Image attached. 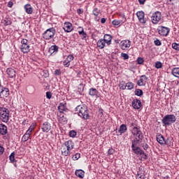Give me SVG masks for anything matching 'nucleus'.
Wrapping results in <instances>:
<instances>
[{"mask_svg": "<svg viewBox=\"0 0 179 179\" xmlns=\"http://www.w3.org/2000/svg\"><path fill=\"white\" fill-rule=\"evenodd\" d=\"M0 120L2 122H8L9 121V109L5 107H0Z\"/></svg>", "mask_w": 179, "mask_h": 179, "instance_id": "nucleus-4", "label": "nucleus"}, {"mask_svg": "<svg viewBox=\"0 0 179 179\" xmlns=\"http://www.w3.org/2000/svg\"><path fill=\"white\" fill-rule=\"evenodd\" d=\"M52 97V93L51 92H46V99L48 100H50V99Z\"/></svg>", "mask_w": 179, "mask_h": 179, "instance_id": "nucleus-50", "label": "nucleus"}, {"mask_svg": "<svg viewBox=\"0 0 179 179\" xmlns=\"http://www.w3.org/2000/svg\"><path fill=\"white\" fill-rule=\"evenodd\" d=\"M24 8L26 13H28V15H31V13H33V8L31 7V5L26 4Z\"/></svg>", "mask_w": 179, "mask_h": 179, "instance_id": "nucleus-30", "label": "nucleus"}, {"mask_svg": "<svg viewBox=\"0 0 179 179\" xmlns=\"http://www.w3.org/2000/svg\"><path fill=\"white\" fill-rule=\"evenodd\" d=\"M157 31L159 35L162 36V37H167L169 33H170V28L160 26L158 27Z\"/></svg>", "mask_w": 179, "mask_h": 179, "instance_id": "nucleus-9", "label": "nucleus"}, {"mask_svg": "<svg viewBox=\"0 0 179 179\" xmlns=\"http://www.w3.org/2000/svg\"><path fill=\"white\" fill-rule=\"evenodd\" d=\"M34 129H36V123L33 122L29 127V128L28 129V130L27 131V134H29L30 135H31V132H33Z\"/></svg>", "mask_w": 179, "mask_h": 179, "instance_id": "nucleus-35", "label": "nucleus"}, {"mask_svg": "<svg viewBox=\"0 0 179 179\" xmlns=\"http://www.w3.org/2000/svg\"><path fill=\"white\" fill-rule=\"evenodd\" d=\"M29 41H27V39H24L23 38L22 41H21V45H29Z\"/></svg>", "mask_w": 179, "mask_h": 179, "instance_id": "nucleus-46", "label": "nucleus"}, {"mask_svg": "<svg viewBox=\"0 0 179 179\" xmlns=\"http://www.w3.org/2000/svg\"><path fill=\"white\" fill-rule=\"evenodd\" d=\"M0 96H4L5 97H8V96H9V89L3 87L0 92Z\"/></svg>", "mask_w": 179, "mask_h": 179, "instance_id": "nucleus-31", "label": "nucleus"}, {"mask_svg": "<svg viewBox=\"0 0 179 179\" xmlns=\"http://www.w3.org/2000/svg\"><path fill=\"white\" fill-rule=\"evenodd\" d=\"M136 15L141 24H145L148 22V19L145 17V13L143 11H138Z\"/></svg>", "mask_w": 179, "mask_h": 179, "instance_id": "nucleus-10", "label": "nucleus"}, {"mask_svg": "<svg viewBox=\"0 0 179 179\" xmlns=\"http://www.w3.org/2000/svg\"><path fill=\"white\" fill-rule=\"evenodd\" d=\"M106 43L104 40H103V38L99 39L96 43L97 47H99V48H100L101 50H103V48L106 47Z\"/></svg>", "mask_w": 179, "mask_h": 179, "instance_id": "nucleus-27", "label": "nucleus"}, {"mask_svg": "<svg viewBox=\"0 0 179 179\" xmlns=\"http://www.w3.org/2000/svg\"><path fill=\"white\" fill-rule=\"evenodd\" d=\"M156 141L162 145V146L166 145V146H171V141H170V138H164V136L162 134H157L156 136Z\"/></svg>", "mask_w": 179, "mask_h": 179, "instance_id": "nucleus-5", "label": "nucleus"}, {"mask_svg": "<svg viewBox=\"0 0 179 179\" xmlns=\"http://www.w3.org/2000/svg\"><path fill=\"white\" fill-rule=\"evenodd\" d=\"M63 29L66 33H71L73 30V27L72 26V23L66 22L64 23Z\"/></svg>", "mask_w": 179, "mask_h": 179, "instance_id": "nucleus-12", "label": "nucleus"}, {"mask_svg": "<svg viewBox=\"0 0 179 179\" xmlns=\"http://www.w3.org/2000/svg\"><path fill=\"white\" fill-rule=\"evenodd\" d=\"M103 40L105 41L108 45H110L111 44V40H113V36L110 34H105Z\"/></svg>", "mask_w": 179, "mask_h": 179, "instance_id": "nucleus-24", "label": "nucleus"}, {"mask_svg": "<svg viewBox=\"0 0 179 179\" xmlns=\"http://www.w3.org/2000/svg\"><path fill=\"white\" fill-rule=\"evenodd\" d=\"M136 62L137 64H138V65H142V64L145 62V60H143V58L142 57H138V59H136Z\"/></svg>", "mask_w": 179, "mask_h": 179, "instance_id": "nucleus-45", "label": "nucleus"}, {"mask_svg": "<svg viewBox=\"0 0 179 179\" xmlns=\"http://www.w3.org/2000/svg\"><path fill=\"white\" fill-rule=\"evenodd\" d=\"M154 44H155V45H162V42L160 41V40L156 39V40L154 41Z\"/></svg>", "mask_w": 179, "mask_h": 179, "instance_id": "nucleus-53", "label": "nucleus"}, {"mask_svg": "<svg viewBox=\"0 0 179 179\" xmlns=\"http://www.w3.org/2000/svg\"><path fill=\"white\" fill-rule=\"evenodd\" d=\"M73 55H69L66 59V61L69 62V64H71V62H72V61H73Z\"/></svg>", "mask_w": 179, "mask_h": 179, "instance_id": "nucleus-43", "label": "nucleus"}, {"mask_svg": "<svg viewBox=\"0 0 179 179\" xmlns=\"http://www.w3.org/2000/svg\"><path fill=\"white\" fill-rule=\"evenodd\" d=\"M59 50V47H58L57 45H53L49 48V53L50 55H55L57 52H58Z\"/></svg>", "mask_w": 179, "mask_h": 179, "instance_id": "nucleus-19", "label": "nucleus"}, {"mask_svg": "<svg viewBox=\"0 0 179 179\" xmlns=\"http://www.w3.org/2000/svg\"><path fill=\"white\" fill-rule=\"evenodd\" d=\"M55 75H57V76H59V75H61V70H59V69L55 70Z\"/></svg>", "mask_w": 179, "mask_h": 179, "instance_id": "nucleus-55", "label": "nucleus"}, {"mask_svg": "<svg viewBox=\"0 0 179 179\" xmlns=\"http://www.w3.org/2000/svg\"><path fill=\"white\" fill-rule=\"evenodd\" d=\"M127 125L124 124H122L120 126L118 132L120 134V135H122V134H125V132H127Z\"/></svg>", "mask_w": 179, "mask_h": 179, "instance_id": "nucleus-29", "label": "nucleus"}, {"mask_svg": "<svg viewBox=\"0 0 179 179\" xmlns=\"http://www.w3.org/2000/svg\"><path fill=\"white\" fill-rule=\"evenodd\" d=\"M78 34H80V36H81L82 40H86L87 37V34L85 32V31L83 30V28L78 27Z\"/></svg>", "mask_w": 179, "mask_h": 179, "instance_id": "nucleus-26", "label": "nucleus"}, {"mask_svg": "<svg viewBox=\"0 0 179 179\" xmlns=\"http://www.w3.org/2000/svg\"><path fill=\"white\" fill-rule=\"evenodd\" d=\"M41 129H42L43 132H45L46 134L50 132V131H51V124H50L48 122H43L41 125Z\"/></svg>", "mask_w": 179, "mask_h": 179, "instance_id": "nucleus-11", "label": "nucleus"}, {"mask_svg": "<svg viewBox=\"0 0 179 179\" xmlns=\"http://www.w3.org/2000/svg\"><path fill=\"white\" fill-rule=\"evenodd\" d=\"M125 22H127V18H125V15H123L122 20H114L112 22V24H113V26H120V24H123Z\"/></svg>", "mask_w": 179, "mask_h": 179, "instance_id": "nucleus-18", "label": "nucleus"}, {"mask_svg": "<svg viewBox=\"0 0 179 179\" xmlns=\"http://www.w3.org/2000/svg\"><path fill=\"white\" fill-rule=\"evenodd\" d=\"M171 73L172 75H173V76H175L176 78H179V68L176 67V68H173L171 71Z\"/></svg>", "mask_w": 179, "mask_h": 179, "instance_id": "nucleus-34", "label": "nucleus"}, {"mask_svg": "<svg viewBox=\"0 0 179 179\" xmlns=\"http://www.w3.org/2000/svg\"><path fill=\"white\" fill-rule=\"evenodd\" d=\"M140 5H145V2H146V0H138Z\"/></svg>", "mask_w": 179, "mask_h": 179, "instance_id": "nucleus-60", "label": "nucleus"}, {"mask_svg": "<svg viewBox=\"0 0 179 179\" xmlns=\"http://www.w3.org/2000/svg\"><path fill=\"white\" fill-rule=\"evenodd\" d=\"M58 110L60 114H64V113H68V108H66V103H60L58 106Z\"/></svg>", "mask_w": 179, "mask_h": 179, "instance_id": "nucleus-17", "label": "nucleus"}, {"mask_svg": "<svg viewBox=\"0 0 179 179\" xmlns=\"http://www.w3.org/2000/svg\"><path fill=\"white\" fill-rule=\"evenodd\" d=\"M176 115H165L162 120V122L164 125V127H170L171 124H174L176 121Z\"/></svg>", "mask_w": 179, "mask_h": 179, "instance_id": "nucleus-3", "label": "nucleus"}, {"mask_svg": "<svg viewBox=\"0 0 179 179\" xmlns=\"http://www.w3.org/2000/svg\"><path fill=\"white\" fill-rule=\"evenodd\" d=\"M15 152H13L9 156V159L10 161V163H15V162H16V159H15Z\"/></svg>", "mask_w": 179, "mask_h": 179, "instance_id": "nucleus-37", "label": "nucleus"}, {"mask_svg": "<svg viewBox=\"0 0 179 179\" xmlns=\"http://www.w3.org/2000/svg\"><path fill=\"white\" fill-rule=\"evenodd\" d=\"M3 152H5V148L0 145V156H2V155H3Z\"/></svg>", "mask_w": 179, "mask_h": 179, "instance_id": "nucleus-54", "label": "nucleus"}, {"mask_svg": "<svg viewBox=\"0 0 179 179\" xmlns=\"http://www.w3.org/2000/svg\"><path fill=\"white\" fill-rule=\"evenodd\" d=\"M7 6H8V8H12V6H13V2H12V1H8Z\"/></svg>", "mask_w": 179, "mask_h": 179, "instance_id": "nucleus-59", "label": "nucleus"}, {"mask_svg": "<svg viewBox=\"0 0 179 179\" xmlns=\"http://www.w3.org/2000/svg\"><path fill=\"white\" fill-rule=\"evenodd\" d=\"M178 179H179V177H178Z\"/></svg>", "mask_w": 179, "mask_h": 179, "instance_id": "nucleus-64", "label": "nucleus"}, {"mask_svg": "<svg viewBox=\"0 0 179 179\" xmlns=\"http://www.w3.org/2000/svg\"><path fill=\"white\" fill-rule=\"evenodd\" d=\"M30 136H31V134H29V133H27V131H26V133L23 135L22 138V142H27V141L30 139Z\"/></svg>", "mask_w": 179, "mask_h": 179, "instance_id": "nucleus-33", "label": "nucleus"}, {"mask_svg": "<svg viewBox=\"0 0 179 179\" xmlns=\"http://www.w3.org/2000/svg\"><path fill=\"white\" fill-rule=\"evenodd\" d=\"M136 178L137 179H145V178H146V177L145 176V174H140V173H138L137 175H136Z\"/></svg>", "mask_w": 179, "mask_h": 179, "instance_id": "nucleus-49", "label": "nucleus"}, {"mask_svg": "<svg viewBox=\"0 0 179 179\" xmlns=\"http://www.w3.org/2000/svg\"><path fill=\"white\" fill-rule=\"evenodd\" d=\"M110 1H113V0H110Z\"/></svg>", "mask_w": 179, "mask_h": 179, "instance_id": "nucleus-63", "label": "nucleus"}, {"mask_svg": "<svg viewBox=\"0 0 179 179\" xmlns=\"http://www.w3.org/2000/svg\"><path fill=\"white\" fill-rule=\"evenodd\" d=\"M139 126H138V124L134 123V122H131L129 123V128L131 129V131L134 130V128H138Z\"/></svg>", "mask_w": 179, "mask_h": 179, "instance_id": "nucleus-40", "label": "nucleus"}, {"mask_svg": "<svg viewBox=\"0 0 179 179\" xmlns=\"http://www.w3.org/2000/svg\"><path fill=\"white\" fill-rule=\"evenodd\" d=\"M76 111L78 112V115L83 120H89L90 116L89 115V109L86 105H79L76 108Z\"/></svg>", "mask_w": 179, "mask_h": 179, "instance_id": "nucleus-1", "label": "nucleus"}, {"mask_svg": "<svg viewBox=\"0 0 179 179\" xmlns=\"http://www.w3.org/2000/svg\"><path fill=\"white\" fill-rule=\"evenodd\" d=\"M63 65L64 66H65L66 68L69 67V66L71 65V63H69L68 61H66V59L63 62Z\"/></svg>", "mask_w": 179, "mask_h": 179, "instance_id": "nucleus-52", "label": "nucleus"}, {"mask_svg": "<svg viewBox=\"0 0 179 179\" xmlns=\"http://www.w3.org/2000/svg\"><path fill=\"white\" fill-rule=\"evenodd\" d=\"M172 48L173 50H176V51H179V43H173L171 45Z\"/></svg>", "mask_w": 179, "mask_h": 179, "instance_id": "nucleus-39", "label": "nucleus"}, {"mask_svg": "<svg viewBox=\"0 0 179 179\" xmlns=\"http://www.w3.org/2000/svg\"><path fill=\"white\" fill-rule=\"evenodd\" d=\"M20 51L24 54H27L30 51V45H21Z\"/></svg>", "mask_w": 179, "mask_h": 179, "instance_id": "nucleus-25", "label": "nucleus"}, {"mask_svg": "<svg viewBox=\"0 0 179 179\" xmlns=\"http://www.w3.org/2000/svg\"><path fill=\"white\" fill-rule=\"evenodd\" d=\"M108 155H113L114 154V149L110 148L108 151Z\"/></svg>", "mask_w": 179, "mask_h": 179, "instance_id": "nucleus-58", "label": "nucleus"}, {"mask_svg": "<svg viewBox=\"0 0 179 179\" xmlns=\"http://www.w3.org/2000/svg\"><path fill=\"white\" fill-rule=\"evenodd\" d=\"M89 94L91 97H94L95 99H99V97H100V92H99L96 88H90L89 90Z\"/></svg>", "mask_w": 179, "mask_h": 179, "instance_id": "nucleus-15", "label": "nucleus"}, {"mask_svg": "<svg viewBox=\"0 0 179 179\" xmlns=\"http://www.w3.org/2000/svg\"><path fill=\"white\" fill-rule=\"evenodd\" d=\"M6 73L7 75H8L9 78H15V76H16V71H15V69H12V68H8L6 69Z\"/></svg>", "mask_w": 179, "mask_h": 179, "instance_id": "nucleus-21", "label": "nucleus"}, {"mask_svg": "<svg viewBox=\"0 0 179 179\" xmlns=\"http://www.w3.org/2000/svg\"><path fill=\"white\" fill-rule=\"evenodd\" d=\"M162 66H163V64H162V62H157L155 63V68H157V69H160V68H162Z\"/></svg>", "mask_w": 179, "mask_h": 179, "instance_id": "nucleus-48", "label": "nucleus"}, {"mask_svg": "<svg viewBox=\"0 0 179 179\" xmlns=\"http://www.w3.org/2000/svg\"><path fill=\"white\" fill-rule=\"evenodd\" d=\"M78 134V133H76V131L75 130H71L69 131V136L71 138H75V136H76V135Z\"/></svg>", "mask_w": 179, "mask_h": 179, "instance_id": "nucleus-41", "label": "nucleus"}, {"mask_svg": "<svg viewBox=\"0 0 179 179\" xmlns=\"http://www.w3.org/2000/svg\"><path fill=\"white\" fill-rule=\"evenodd\" d=\"M106 18H101V23H102V24H104V22H106Z\"/></svg>", "mask_w": 179, "mask_h": 179, "instance_id": "nucleus-62", "label": "nucleus"}, {"mask_svg": "<svg viewBox=\"0 0 179 179\" xmlns=\"http://www.w3.org/2000/svg\"><path fill=\"white\" fill-rule=\"evenodd\" d=\"M131 47V41L129 40H124L122 41L120 43V48L123 50H128Z\"/></svg>", "mask_w": 179, "mask_h": 179, "instance_id": "nucleus-14", "label": "nucleus"}, {"mask_svg": "<svg viewBox=\"0 0 179 179\" xmlns=\"http://www.w3.org/2000/svg\"><path fill=\"white\" fill-rule=\"evenodd\" d=\"M57 117L59 122L62 124H66L68 122V119L64 116V113H59V115H57Z\"/></svg>", "mask_w": 179, "mask_h": 179, "instance_id": "nucleus-23", "label": "nucleus"}, {"mask_svg": "<svg viewBox=\"0 0 179 179\" xmlns=\"http://www.w3.org/2000/svg\"><path fill=\"white\" fill-rule=\"evenodd\" d=\"M162 19V13L160 11H156L152 14L151 21L153 24H157Z\"/></svg>", "mask_w": 179, "mask_h": 179, "instance_id": "nucleus-8", "label": "nucleus"}, {"mask_svg": "<svg viewBox=\"0 0 179 179\" xmlns=\"http://www.w3.org/2000/svg\"><path fill=\"white\" fill-rule=\"evenodd\" d=\"M80 159V154L76 153L72 157L73 160H79Z\"/></svg>", "mask_w": 179, "mask_h": 179, "instance_id": "nucleus-44", "label": "nucleus"}, {"mask_svg": "<svg viewBox=\"0 0 179 179\" xmlns=\"http://www.w3.org/2000/svg\"><path fill=\"white\" fill-rule=\"evenodd\" d=\"M143 148L144 150H147L149 149V145H148V144H143Z\"/></svg>", "mask_w": 179, "mask_h": 179, "instance_id": "nucleus-57", "label": "nucleus"}, {"mask_svg": "<svg viewBox=\"0 0 179 179\" xmlns=\"http://www.w3.org/2000/svg\"><path fill=\"white\" fill-rule=\"evenodd\" d=\"M134 94L136 96H138V97H142V96H143V91H142L141 89H136L134 91Z\"/></svg>", "mask_w": 179, "mask_h": 179, "instance_id": "nucleus-36", "label": "nucleus"}, {"mask_svg": "<svg viewBox=\"0 0 179 179\" xmlns=\"http://www.w3.org/2000/svg\"><path fill=\"white\" fill-rule=\"evenodd\" d=\"M120 89H122V90H125L127 89V85H122V86L120 87Z\"/></svg>", "mask_w": 179, "mask_h": 179, "instance_id": "nucleus-61", "label": "nucleus"}, {"mask_svg": "<svg viewBox=\"0 0 179 179\" xmlns=\"http://www.w3.org/2000/svg\"><path fill=\"white\" fill-rule=\"evenodd\" d=\"M133 136L135 135H138L139 134H142V131H141V127L134 128L133 130L131 131Z\"/></svg>", "mask_w": 179, "mask_h": 179, "instance_id": "nucleus-32", "label": "nucleus"}, {"mask_svg": "<svg viewBox=\"0 0 179 179\" xmlns=\"http://www.w3.org/2000/svg\"><path fill=\"white\" fill-rule=\"evenodd\" d=\"M8 134V127L3 124H0V134L6 135Z\"/></svg>", "mask_w": 179, "mask_h": 179, "instance_id": "nucleus-22", "label": "nucleus"}, {"mask_svg": "<svg viewBox=\"0 0 179 179\" xmlns=\"http://www.w3.org/2000/svg\"><path fill=\"white\" fill-rule=\"evenodd\" d=\"M141 143H131V149L135 153V155H141L142 156H145V159L148 157L145 152L141 150L138 145H140Z\"/></svg>", "mask_w": 179, "mask_h": 179, "instance_id": "nucleus-6", "label": "nucleus"}, {"mask_svg": "<svg viewBox=\"0 0 179 179\" xmlns=\"http://www.w3.org/2000/svg\"><path fill=\"white\" fill-rule=\"evenodd\" d=\"M133 108L139 110L142 107V102L139 99H134L131 103Z\"/></svg>", "mask_w": 179, "mask_h": 179, "instance_id": "nucleus-16", "label": "nucleus"}, {"mask_svg": "<svg viewBox=\"0 0 179 179\" xmlns=\"http://www.w3.org/2000/svg\"><path fill=\"white\" fill-rule=\"evenodd\" d=\"M4 22H5V24H4L5 26H10V24H12V21L10 20L7 19V20H5Z\"/></svg>", "mask_w": 179, "mask_h": 179, "instance_id": "nucleus-51", "label": "nucleus"}, {"mask_svg": "<svg viewBox=\"0 0 179 179\" xmlns=\"http://www.w3.org/2000/svg\"><path fill=\"white\" fill-rule=\"evenodd\" d=\"M92 13L94 16H99L100 14V10H99V8H94L92 11Z\"/></svg>", "mask_w": 179, "mask_h": 179, "instance_id": "nucleus-42", "label": "nucleus"}, {"mask_svg": "<svg viewBox=\"0 0 179 179\" xmlns=\"http://www.w3.org/2000/svg\"><path fill=\"white\" fill-rule=\"evenodd\" d=\"M54 36H55V29H54V27L48 29L43 34V38L45 40H51V38H54Z\"/></svg>", "mask_w": 179, "mask_h": 179, "instance_id": "nucleus-7", "label": "nucleus"}, {"mask_svg": "<svg viewBox=\"0 0 179 179\" xmlns=\"http://www.w3.org/2000/svg\"><path fill=\"white\" fill-rule=\"evenodd\" d=\"M146 80H148V77L145 75L141 76L140 79L137 81L138 86H143V85L146 83Z\"/></svg>", "mask_w": 179, "mask_h": 179, "instance_id": "nucleus-20", "label": "nucleus"}, {"mask_svg": "<svg viewBox=\"0 0 179 179\" xmlns=\"http://www.w3.org/2000/svg\"><path fill=\"white\" fill-rule=\"evenodd\" d=\"M121 57L123 58V59H129V55L127 53H121Z\"/></svg>", "mask_w": 179, "mask_h": 179, "instance_id": "nucleus-47", "label": "nucleus"}, {"mask_svg": "<svg viewBox=\"0 0 179 179\" xmlns=\"http://www.w3.org/2000/svg\"><path fill=\"white\" fill-rule=\"evenodd\" d=\"M134 83H126V87H127L128 90H132L134 89Z\"/></svg>", "mask_w": 179, "mask_h": 179, "instance_id": "nucleus-38", "label": "nucleus"}, {"mask_svg": "<svg viewBox=\"0 0 179 179\" xmlns=\"http://www.w3.org/2000/svg\"><path fill=\"white\" fill-rule=\"evenodd\" d=\"M75 174L79 178H85V172L82 169L76 170Z\"/></svg>", "mask_w": 179, "mask_h": 179, "instance_id": "nucleus-28", "label": "nucleus"}, {"mask_svg": "<svg viewBox=\"0 0 179 179\" xmlns=\"http://www.w3.org/2000/svg\"><path fill=\"white\" fill-rule=\"evenodd\" d=\"M134 136V138L131 141V143H142V141H143V134L140 133L139 134H136Z\"/></svg>", "mask_w": 179, "mask_h": 179, "instance_id": "nucleus-13", "label": "nucleus"}, {"mask_svg": "<svg viewBox=\"0 0 179 179\" xmlns=\"http://www.w3.org/2000/svg\"><path fill=\"white\" fill-rule=\"evenodd\" d=\"M77 13H78V15H82V13H83V8H78L77 10Z\"/></svg>", "mask_w": 179, "mask_h": 179, "instance_id": "nucleus-56", "label": "nucleus"}, {"mask_svg": "<svg viewBox=\"0 0 179 179\" xmlns=\"http://www.w3.org/2000/svg\"><path fill=\"white\" fill-rule=\"evenodd\" d=\"M64 145L65 147L62 146V154L63 156H70L71 155V150L75 148V143L71 140H69L64 142Z\"/></svg>", "mask_w": 179, "mask_h": 179, "instance_id": "nucleus-2", "label": "nucleus"}]
</instances>
